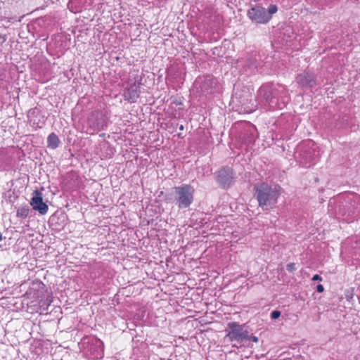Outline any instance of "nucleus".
Masks as SVG:
<instances>
[{
	"mask_svg": "<svg viewBox=\"0 0 360 360\" xmlns=\"http://www.w3.org/2000/svg\"><path fill=\"white\" fill-rule=\"evenodd\" d=\"M287 89L283 86L274 87L271 84H263L257 92L259 105L269 110L281 109L288 98Z\"/></svg>",
	"mask_w": 360,
	"mask_h": 360,
	"instance_id": "f257e3e1",
	"label": "nucleus"
},
{
	"mask_svg": "<svg viewBox=\"0 0 360 360\" xmlns=\"http://www.w3.org/2000/svg\"><path fill=\"white\" fill-rule=\"evenodd\" d=\"M255 196L259 206L263 210H269L276 207L278 198L281 194V187L278 185H269L262 183L255 187Z\"/></svg>",
	"mask_w": 360,
	"mask_h": 360,
	"instance_id": "f03ea898",
	"label": "nucleus"
},
{
	"mask_svg": "<svg viewBox=\"0 0 360 360\" xmlns=\"http://www.w3.org/2000/svg\"><path fill=\"white\" fill-rule=\"evenodd\" d=\"M277 10L276 5H271L268 11L262 6H255L248 11L247 15L252 22L266 24L271 19V15L276 13Z\"/></svg>",
	"mask_w": 360,
	"mask_h": 360,
	"instance_id": "7ed1b4c3",
	"label": "nucleus"
},
{
	"mask_svg": "<svg viewBox=\"0 0 360 360\" xmlns=\"http://www.w3.org/2000/svg\"><path fill=\"white\" fill-rule=\"evenodd\" d=\"M174 190L179 208H187L193 203L194 188L191 185L183 184Z\"/></svg>",
	"mask_w": 360,
	"mask_h": 360,
	"instance_id": "20e7f679",
	"label": "nucleus"
},
{
	"mask_svg": "<svg viewBox=\"0 0 360 360\" xmlns=\"http://www.w3.org/2000/svg\"><path fill=\"white\" fill-rule=\"evenodd\" d=\"M225 333L226 340L238 344H241L248 338V330L244 329V326L235 321L228 323Z\"/></svg>",
	"mask_w": 360,
	"mask_h": 360,
	"instance_id": "39448f33",
	"label": "nucleus"
},
{
	"mask_svg": "<svg viewBox=\"0 0 360 360\" xmlns=\"http://www.w3.org/2000/svg\"><path fill=\"white\" fill-rule=\"evenodd\" d=\"M216 181L223 188H229L233 182V170L229 167H224L215 173Z\"/></svg>",
	"mask_w": 360,
	"mask_h": 360,
	"instance_id": "423d86ee",
	"label": "nucleus"
},
{
	"mask_svg": "<svg viewBox=\"0 0 360 360\" xmlns=\"http://www.w3.org/2000/svg\"><path fill=\"white\" fill-rule=\"evenodd\" d=\"M195 85H199L200 92L204 94H211L217 85V80L210 75L199 77L195 81Z\"/></svg>",
	"mask_w": 360,
	"mask_h": 360,
	"instance_id": "0eeeda50",
	"label": "nucleus"
},
{
	"mask_svg": "<svg viewBox=\"0 0 360 360\" xmlns=\"http://www.w3.org/2000/svg\"><path fill=\"white\" fill-rule=\"evenodd\" d=\"M300 162L305 167L314 165L319 160V153L315 148H309L300 154Z\"/></svg>",
	"mask_w": 360,
	"mask_h": 360,
	"instance_id": "6e6552de",
	"label": "nucleus"
},
{
	"mask_svg": "<svg viewBox=\"0 0 360 360\" xmlns=\"http://www.w3.org/2000/svg\"><path fill=\"white\" fill-rule=\"evenodd\" d=\"M30 205L34 210L38 211L41 214L47 213L49 207L43 202L42 193L38 190L33 192V196L30 200Z\"/></svg>",
	"mask_w": 360,
	"mask_h": 360,
	"instance_id": "1a4fd4ad",
	"label": "nucleus"
},
{
	"mask_svg": "<svg viewBox=\"0 0 360 360\" xmlns=\"http://www.w3.org/2000/svg\"><path fill=\"white\" fill-rule=\"evenodd\" d=\"M297 84L304 87H313L316 85V79L313 73L304 72L296 77Z\"/></svg>",
	"mask_w": 360,
	"mask_h": 360,
	"instance_id": "9d476101",
	"label": "nucleus"
},
{
	"mask_svg": "<svg viewBox=\"0 0 360 360\" xmlns=\"http://www.w3.org/2000/svg\"><path fill=\"white\" fill-rule=\"evenodd\" d=\"M140 90L139 86L136 84H131L125 93V99L131 103L136 102V99L139 97Z\"/></svg>",
	"mask_w": 360,
	"mask_h": 360,
	"instance_id": "9b49d317",
	"label": "nucleus"
},
{
	"mask_svg": "<svg viewBox=\"0 0 360 360\" xmlns=\"http://www.w3.org/2000/svg\"><path fill=\"white\" fill-rule=\"evenodd\" d=\"M60 140L56 134L51 133L49 135L47 138V144L49 148L55 149L58 146Z\"/></svg>",
	"mask_w": 360,
	"mask_h": 360,
	"instance_id": "f8f14e48",
	"label": "nucleus"
},
{
	"mask_svg": "<svg viewBox=\"0 0 360 360\" xmlns=\"http://www.w3.org/2000/svg\"><path fill=\"white\" fill-rule=\"evenodd\" d=\"M30 212V207L27 205H25L18 208L16 216L18 218L25 219L29 216Z\"/></svg>",
	"mask_w": 360,
	"mask_h": 360,
	"instance_id": "ddd939ff",
	"label": "nucleus"
},
{
	"mask_svg": "<svg viewBox=\"0 0 360 360\" xmlns=\"http://www.w3.org/2000/svg\"><path fill=\"white\" fill-rule=\"evenodd\" d=\"M286 269L289 271V272H292L294 271L295 270H296V266H295V263H289L287 264L286 266Z\"/></svg>",
	"mask_w": 360,
	"mask_h": 360,
	"instance_id": "4468645a",
	"label": "nucleus"
},
{
	"mask_svg": "<svg viewBox=\"0 0 360 360\" xmlns=\"http://www.w3.org/2000/svg\"><path fill=\"white\" fill-rule=\"evenodd\" d=\"M281 316V311L278 310H274L271 313V318L272 319H276L279 318Z\"/></svg>",
	"mask_w": 360,
	"mask_h": 360,
	"instance_id": "2eb2a0df",
	"label": "nucleus"
},
{
	"mask_svg": "<svg viewBox=\"0 0 360 360\" xmlns=\"http://www.w3.org/2000/svg\"><path fill=\"white\" fill-rule=\"evenodd\" d=\"M245 340H252L254 342H257L259 340L257 337L254 336L252 335H250L249 333L248 332V338H245Z\"/></svg>",
	"mask_w": 360,
	"mask_h": 360,
	"instance_id": "dca6fc26",
	"label": "nucleus"
},
{
	"mask_svg": "<svg viewBox=\"0 0 360 360\" xmlns=\"http://www.w3.org/2000/svg\"><path fill=\"white\" fill-rule=\"evenodd\" d=\"M148 2H152L156 6H160L162 0H148Z\"/></svg>",
	"mask_w": 360,
	"mask_h": 360,
	"instance_id": "f3484780",
	"label": "nucleus"
},
{
	"mask_svg": "<svg viewBox=\"0 0 360 360\" xmlns=\"http://www.w3.org/2000/svg\"><path fill=\"white\" fill-rule=\"evenodd\" d=\"M316 290H317V292H323V290H324V288H323V285H321V284H319V285L316 286Z\"/></svg>",
	"mask_w": 360,
	"mask_h": 360,
	"instance_id": "a211bd4d",
	"label": "nucleus"
},
{
	"mask_svg": "<svg viewBox=\"0 0 360 360\" xmlns=\"http://www.w3.org/2000/svg\"><path fill=\"white\" fill-rule=\"evenodd\" d=\"M312 281H322V278L318 275V274H315L314 275V276L312 277Z\"/></svg>",
	"mask_w": 360,
	"mask_h": 360,
	"instance_id": "6ab92c4d",
	"label": "nucleus"
},
{
	"mask_svg": "<svg viewBox=\"0 0 360 360\" xmlns=\"http://www.w3.org/2000/svg\"><path fill=\"white\" fill-rule=\"evenodd\" d=\"M96 129H97V130L103 129V125H101V124H97Z\"/></svg>",
	"mask_w": 360,
	"mask_h": 360,
	"instance_id": "aec40b11",
	"label": "nucleus"
},
{
	"mask_svg": "<svg viewBox=\"0 0 360 360\" xmlns=\"http://www.w3.org/2000/svg\"><path fill=\"white\" fill-rule=\"evenodd\" d=\"M232 347H236V348H238V347H239V346H238L236 343H233V344L232 345Z\"/></svg>",
	"mask_w": 360,
	"mask_h": 360,
	"instance_id": "412c9836",
	"label": "nucleus"
},
{
	"mask_svg": "<svg viewBox=\"0 0 360 360\" xmlns=\"http://www.w3.org/2000/svg\"><path fill=\"white\" fill-rule=\"evenodd\" d=\"M2 240V234L0 233V241Z\"/></svg>",
	"mask_w": 360,
	"mask_h": 360,
	"instance_id": "4be33fe9",
	"label": "nucleus"
}]
</instances>
